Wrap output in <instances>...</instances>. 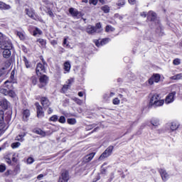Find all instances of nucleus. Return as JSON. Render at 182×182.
<instances>
[{
  "label": "nucleus",
  "mask_w": 182,
  "mask_h": 182,
  "mask_svg": "<svg viewBox=\"0 0 182 182\" xmlns=\"http://www.w3.org/2000/svg\"><path fill=\"white\" fill-rule=\"evenodd\" d=\"M29 116H31V112L29 109H25L23 111V119L25 122L28 120Z\"/></svg>",
  "instance_id": "nucleus-20"
},
{
  "label": "nucleus",
  "mask_w": 182,
  "mask_h": 182,
  "mask_svg": "<svg viewBox=\"0 0 182 182\" xmlns=\"http://www.w3.org/2000/svg\"><path fill=\"white\" fill-rule=\"evenodd\" d=\"M70 180L69 172L68 171H63L59 176L58 182H68Z\"/></svg>",
  "instance_id": "nucleus-5"
},
{
  "label": "nucleus",
  "mask_w": 182,
  "mask_h": 182,
  "mask_svg": "<svg viewBox=\"0 0 182 182\" xmlns=\"http://www.w3.org/2000/svg\"><path fill=\"white\" fill-rule=\"evenodd\" d=\"M151 124H152V126L157 127L159 124H160V121L157 118H153L151 120Z\"/></svg>",
  "instance_id": "nucleus-24"
},
{
  "label": "nucleus",
  "mask_w": 182,
  "mask_h": 182,
  "mask_svg": "<svg viewBox=\"0 0 182 182\" xmlns=\"http://www.w3.org/2000/svg\"><path fill=\"white\" fill-rule=\"evenodd\" d=\"M8 92H9V90L6 88L0 87V93L1 95H4V96H8Z\"/></svg>",
  "instance_id": "nucleus-29"
},
{
  "label": "nucleus",
  "mask_w": 182,
  "mask_h": 182,
  "mask_svg": "<svg viewBox=\"0 0 182 182\" xmlns=\"http://www.w3.org/2000/svg\"><path fill=\"white\" fill-rule=\"evenodd\" d=\"M125 4H126V1H124V0H119L117 3V5L118 6H124Z\"/></svg>",
  "instance_id": "nucleus-41"
},
{
  "label": "nucleus",
  "mask_w": 182,
  "mask_h": 182,
  "mask_svg": "<svg viewBox=\"0 0 182 182\" xmlns=\"http://www.w3.org/2000/svg\"><path fill=\"white\" fill-rule=\"evenodd\" d=\"M69 13L74 18H76V17L79 16V15L80 14V13L79 11H77V10H76V9H75L73 8H70Z\"/></svg>",
  "instance_id": "nucleus-19"
},
{
  "label": "nucleus",
  "mask_w": 182,
  "mask_h": 182,
  "mask_svg": "<svg viewBox=\"0 0 182 182\" xmlns=\"http://www.w3.org/2000/svg\"><path fill=\"white\" fill-rule=\"evenodd\" d=\"M36 35H42V31L38 28H36L35 31H33V36H36Z\"/></svg>",
  "instance_id": "nucleus-38"
},
{
  "label": "nucleus",
  "mask_w": 182,
  "mask_h": 182,
  "mask_svg": "<svg viewBox=\"0 0 182 182\" xmlns=\"http://www.w3.org/2000/svg\"><path fill=\"white\" fill-rule=\"evenodd\" d=\"M78 96H79L80 97H83V92H78Z\"/></svg>",
  "instance_id": "nucleus-64"
},
{
  "label": "nucleus",
  "mask_w": 182,
  "mask_h": 182,
  "mask_svg": "<svg viewBox=\"0 0 182 182\" xmlns=\"http://www.w3.org/2000/svg\"><path fill=\"white\" fill-rule=\"evenodd\" d=\"M95 153H91L88 155L85 156V160L86 161H92L93 160V157H95Z\"/></svg>",
  "instance_id": "nucleus-26"
},
{
  "label": "nucleus",
  "mask_w": 182,
  "mask_h": 182,
  "mask_svg": "<svg viewBox=\"0 0 182 182\" xmlns=\"http://www.w3.org/2000/svg\"><path fill=\"white\" fill-rule=\"evenodd\" d=\"M149 85H154L155 83H159L160 82V74H154L148 80Z\"/></svg>",
  "instance_id": "nucleus-9"
},
{
  "label": "nucleus",
  "mask_w": 182,
  "mask_h": 182,
  "mask_svg": "<svg viewBox=\"0 0 182 182\" xmlns=\"http://www.w3.org/2000/svg\"><path fill=\"white\" fill-rule=\"evenodd\" d=\"M164 105V100H160L159 94H154L150 99L149 106L151 107H160Z\"/></svg>",
  "instance_id": "nucleus-1"
},
{
  "label": "nucleus",
  "mask_w": 182,
  "mask_h": 182,
  "mask_svg": "<svg viewBox=\"0 0 182 182\" xmlns=\"http://www.w3.org/2000/svg\"><path fill=\"white\" fill-rule=\"evenodd\" d=\"M21 146V142H14L11 144L12 149H18Z\"/></svg>",
  "instance_id": "nucleus-43"
},
{
  "label": "nucleus",
  "mask_w": 182,
  "mask_h": 182,
  "mask_svg": "<svg viewBox=\"0 0 182 182\" xmlns=\"http://www.w3.org/2000/svg\"><path fill=\"white\" fill-rule=\"evenodd\" d=\"M41 103L43 109H48L50 106V102L46 97H43L41 98Z\"/></svg>",
  "instance_id": "nucleus-10"
},
{
  "label": "nucleus",
  "mask_w": 182,
  "mask_h": 182,
  "mask_svg": "<svg viewBox=\"0 0 182 182\" xmlns=\"http://www.w3.org/2000/svg\"><path fill=\"white\" fill-rule=\"evenodd\" d=\"M67 122L68 123V124H76V119L75 118H68L67 119Z\"/></svg>",
  "instance_id": "nucleus-34"
},
{
  "label": "nucleus",
  "mask_w": 182,
  "mask_h": 182,
  "mask_svg": "<svg viewBox=\"0 0 182 182\" xmlns=\"http://www.w3.org/2000/svg\"><path fill=\"white\" fill-rule=\"evenodd\" d=\"M6 170V166H5L4 164H1L0 165V173H4Z\"/></svg>",
  "instance_id": "nucleus-49"
},
{
  "label": "nucleus",
  "mask_w": 182,
  "mask_h": 182,
  "mask_svg": "<svg viewBox=\"0 0 182 182\" xmlns=\"http://www.w3.org/2000/svg\"><path fill=\"white\" fill-rule=\"evenodd\" d=\"M14 75H15V73L14 71H12L11 73V76H10L11 79H14Z\"/></svg>",
  "instance_id": "nucleus-63"
},
{
  "label": "nucleus",
  "mask_w": 182,
  "mask_h": 182,
  "mask_svg": "<svg viewBox=\"0 0 182 182\" xmlns=\"http://www.w3.org/2000/svg\"><path fill=\"white\" fill-rule=\"evenodd\" d=\"M6 163H8V164H11V163H12V161H11V159H8V158H6Z\"/></svg>",
  "instance_id": "nucleus-61"
},
{
  "label": "nucleus",
  "mask_w": 182,
  "mask_h": 182,
  "mask_svg": "<svg viewBox=\"0 0 182 182\" xmlns=\"http://www.w3.org/2000/svg\"><path fill=\"white\" fill-rule=\"evenodd\" d=\"M23 61L25 63L26 68H27V69H29V68H31V64L29 63V60H28V58H26L25 56H23Z\"/></svg>",
  "instance_id": "nucleus-31"
},
{
  "label": "nucleus",
  "mask_w": 182,
  "mask_h": 182,
  "mask_svg": "<svg viewBox=\"0 0 182 182\" xmlns=\"http://www.w3.org/2000/svg\"><path fill=\"white\" fill-rule=\"evenodd\" d=\"M58 119H59V117H58V115L54 114L51 117L49 118V122H58Z\"/></svg>",
  "instance_id": "nucleus-35"
},
{
  "label": "nucleus",
  "mask_w": 182,
  "mask_h": 182,
  "mask_svg": "<svg viewBox=\"0 0 182 182\" xmlns=\"http://www.w3.org/2000/svg\"><path fill=\"white\" fill-rule=\"evenodd\" d=\"M46 13L48 14V15H49V16H53V12H52V10H50V8L47 9V11Z\"/></svg>",
  "instance_id": "nucleus-52"
},
{
  "label": "nucleus",
  "mask_w": 182,
  "mask_h": 182,
  "mask_svg": "<svg viewBox=\"0 0 182 182\" xmlns=\"http://www.w3.org/2000/svg\"><path fill=\"white\" fill-rule=\"evenodd\" d=\"M59 123H61L62 124H65L66 123V117L65 116H61L60 118L58 119Z\"/></svg>",
  "instance_id": "nucleus-36"
},
{
  "label": "nucleus",
  "mask_w": 182,
  "mask_h": 182,
  "mask_svg": "<svg viewBox=\"0 0 182 182\" xmlns=\"http://www.w3.org/2000/svg\"><path fill=\"white\" fill-rule=\"evenodd\" d=\"M173 65H178L181 63L180 59L176 58L173 61Z\"/></svg>",
  "instance_id": "nucleus-51"
},
{
  "label": "nucleus",
  "mask_w": 182,
  "mask_h": 182,
  "mask_svg": "<svg viewBox=\"0 0 182 182\" xmlns=\"http://www.w3.org/2000/svg\"><path fill=\"white\" fill-rule=\"evenodd\" d=\"M64 70L67 73H69V72H70V63H69V61L64 63Z\"/></svg>",
  "instance_id": "nucleus-22"
},
{
  "label": "nucleus",
  "mask_w": 182,
  "mask_h": 182,
  "mask_svg": "<svg viewBox=\"0 0 182 182\" xmlns=\"http://www.w3.org/2000/svg\"><path fill=\"white\" fill-rule=\"evenodd\" d=\"M37 42L41 45L42 48H45L46 46V41L42 38H39L37 40Z\"/></svg>",
  "instance_id": "nucleus-30"
},
{
  "label": "nucleus",
  "mask_w": 182,
  "mask_h": 182,
  "mask_svg": "<svg viewBox=\"0 0 182 182\" xmlns=\"http://www.w3.org/2000/svg\"><path fill=\"white\" fill-rule=\"evenodd\" d=\"M87 32L90 34L92 35V33H99V32H100V31H97L96 30V27L95 26H88V27L87 28Z\"/></svg>",
  "instance_id": "nucleus-18"
},
{
  "label": "nucleus",
  "mask_w": 182,
  "mask_h": 182,
  "mask_svg": "<svg viewBox=\"0 0 182 182\" xmlns=\"http://www.w3.org/2000/svg\"><path fill=\"white\" fill-rule=\"evenodd\" d=\"M36 107L37 110V117L42 119L45 116V112H43V107L39 105V102H36Z\"/></svg>",
  "instance_id": "nucleus-7"
},
{
  "label": "nucleus",
  "mask_w": 182,
  "mask_h": 182,
  "mask_svg": "<svg viewBox=\"0 0 182 182\" xmlns=\"http://www.w3.org/2000/svg\"><path fill=\"white\" fill-rule=\"evenodd\" d=\"M49 81V77L46 76V75H43L39 77V87L41 89L42 87H45L48 85V82Z\"/></svg>",
  "instance_id": "nucleus-6"
},
{
  "label": "nucleus",
  "mask_w": 182,
  "mask_h": 182,
  "mask_svg": "<svg viewBox=\"0 0 182 182\" xmlns=\"http://www.w3.org/2000/svg\"><path fill=\"white\" fill-rule=\"evenodd\" d=\"M171 80H180L182 79V73L176 74L170 77Z\"/></svg>",
  "instance_id": "nucleus-23"
},
{
  "label": "nucleus",
  "mask_w": 182,
  "mask_h": 182,
  "mask_svg": "<svg viewBox=\"0 0 182 182\" xmlns=\"http://www.w3.org/2000/svg\"><path fill=\"white\" fill-rule=\"evenodd\" d=\"M90 4H92V5H96L97 4V0H90Z\"/></svg>",
  "instance_id": "nucleus-55"
},
{
  "label": "nucleus",
  "mask_w": 182,
  "mask_h": 182,
  "mask_svg": "<svg viewBox=\"0 0 182 182\" xmlns=\"http://www.w3.org/2000/svg\"><path fill=\"white\" fill-rule=\"evenodd\" d=\"M63 45V46H66V48H68V46H69V43H68V38H64Z\"/></svg>",
  "instance_id": "nucleus-53"
},
{
  "label": "nucleus",
  "mask_w": 182,
  "mask_h": 182,
  "mask_svg": "<svg viewBox=\"0 0 182 182\" xmlns=\"http://www.w3.org/2000/svg\"><path fill=\"white\" fill-rule=\"evenodd\" d=\"M159 173L161 174L163 181H167L168 180V173L164 168L159 169Z\"/></svg>",
  "instance_id": "nucleus-11"
},
{
  "label": "nucleus",
  "mask_w": 182,
  "mask_h": 182,
  "mask_svg": "<svg viewBox=\"0 0 182 182\" xmlns=\"http://www.w3.org/2000/svg\"><path fill=\"white\" fill-rule=\"evenodd\" d=\"M119 99H121L122 103L124 102H127V98L124 97V96H123V95L119 94Z\"/></svg>",
  "instance_id": "nucleus-47"
},
{
  "label": "nucleus",
  "mask_w": 182,
  "mask_h": 182,
  "mask_svg": "<svg viewBox=\"0 0 182 182\" xmlns=\"http://www.w3.org/2000/svg\"><path fill=\"white\" fill-rule=\"evenodd\" d=\"M114 149V146H109L107 148V149L101 154L99 159L103 160L105 159H107L109 156H112V153H113V149Z\"/></svg>",
  "instance_id": "nucleus-3"
},
{
  "label": "nucleus",
  "mask_w": 182,
  "mask_h": 182,
  "mask_svg": "<svg viewBox=\"0 0 182 182\" xmlns=\"http://www.w3.org/2000/svg\"><path fill=\"white\" fill-rule=\"evenodd\" d=\"M11 49L12 48H2L3 51V56L6 59L11 58Z\"/></svg>",
  "instance_id": "nucleus-15"
},
{
  "label": "nucleus",
  "mask_w": 182,
  "mask_h": 182,
  "mask_svg": "<svg viewBox=\"0 0 182 182\" xmlns=\"http://www.w3.org/2000/svg\"><path fill=\"white\" fill-rule=\"evenodd\" d=\"M25 136H26V133L23 132L16 137V140H18V141H22Z\"/></svg>",
  "instance_id": "nucleus-33"
},
{
  "label": "nucleus",
  "mask_w": 182,
  "mask_h": 182,
  "mask_svg": "<svg viewBox=\"0 0 182 182\" xmlns=\"http://www.w3.org/2000/svg\"><path fill=\"white\" fill-rule=\"evenodd\" d=\"M109 42H110V38H103L100 43L99 41H95V45L99 48V46H103L106 43H109Z\"/></svg>",
  "instance_id": "nucleus-13"
},
{
  "label": "nucleus",
  "mask_w": 182,
  "mask_h": 182,
  "mask_svg": "<svg viewBox=\"0 0 182 182\" xmlns=\"http://www.w3.org/2000/svg\"><path fill=\"white\" fill-rule=\"evenodd\" d=\"M52 113H53V109L52 108L49 107L48 109V114H52Z\"/></svg>",
  "instance_id": "nucleus-56"
},
{
  "label": "nucleus",
  "mask_w": 182,
  "mask_h": 182,
  "mask_svg": "<svg viewBox=\"0 0 182 182\" xmlns=\"http://www.w3.org/2000/svg\"><path fill=\"white\" fill-rule=\"evenodd\" d=\"M115 17L118 18L120 21H122V19H123V16L119 15L118 14H115Z\"/></svg>",
  "instance_id": "nucleus-57"
},
{
  "label": "nucleus",
  "mask_w": 182,
  "mask_h": 182,
  "mask_svg": "<svg viewBox=\"0 0 182 182\" xmlns=\"http://www.w3.org/2000/svg\"><path fill=\"white\" fill-rule=\"evenodd\" d=\"M1 49H12V43L9 38H4L0 41Z\"/></svg>",
  "instance_id": "nucleus-4"
},
{
  "label": "nucleus",
  "mask_w": 182,
  "mask_h": 182,
  "mask_svg": "<svg viewBox=\"0 0 182 182\" xmlns=\"http://www.w3.org/2000/svg\"><path fill=\"white\" fill-rule=\"evenodd\" d=\"M73 100H74L75 103H77V105H79V106H82V105L83 104V101H82L79 98L75 97L73 99Z\"/></svg>",
  "instance_id": "nucleus-39"
},
{
  "label": "nucleus",
  "mask_w": 182,
  "mask_h": 182,
  "mask_svg": "<svg viewBox=\"0 0 182 182\" xmlns=\"http://www.w3.org/2000/svg\"><path fill=\"white\" fill-rule=\"evenodd\" d=\"M38 180H41V178H43V174H40L37 176Z\"/></svg>",
  "instance_id": "nucleus-59"
},
{
  "label": "nucleus",
  "mask_w": 182,
  "mask_h": 182,
  "mask_svg": "<svg viewBox=\"0 0 182 182\" xmlns=\"http://www.w3.org/2000/svg\"><path fill=\"white\" fill-rule=\"evenodd\" d=\"M43 4H45L46 5H48L49 4V0H42Z\"/></svg>",
  "instance_id": "nucleus-62"
},
{
  "label": "nucleus",
  "mask_w": 182,
  "mask_h": 182,
  "mask_svg": "<svg viewBox=\"0 0 182 182\" xmlns=\"http://www.w3.org/2000/svg\"><path fill=\"white\" fill-rule=\"evenodd\" d=\"M11 8V5L6 4V3H4V1H0V9L1 11H9Z\"/></svg>",
  "instance_id": "nucleus-14"
},
{
  "label": "nucleus",
  "mask_w": 182,
  "mask_h": 182,
  "mask_svg": "<svg viewBox=\"0 0 182 182\" xmlns=\"http://www.w3.org/2000/svg\"><path fill=\"white\" fill-rule=\"evenodd\" d=\"M7 83H11V82L9 81V80H6V81L4 82V85H6L5 87H7V89H9V86H11V85H6Z\"/></svg>",
  "instance_id": "nucleus-54"
},
{
  "label": "nucleus",
  "mask_w": 182,
  "mask_h": 182,
  "mask_svg": "<svg viewBox=\"0 0 182 182\" xmlns=\"http://www.w3.org/2000/svg\"><path fill=\"white\" fill-rule=\"evenodd\" d=\"M141 16H144V18H146V16H147V14L144 11V12L141 13Z\"/></svg>",
  "instance_id": "nucleus-60"
},
{
  "label": "nucleus",
  "mask_w": 182,
  "mask_h": 182,
  "mask_svg": "<svg viewBox=\"0 0 182 182\" xmlns=\"http://www.w3.org/2000/svg\"><path fill=\"white\" fill-rule=\"evenodd\" d=\"M35 161V159L32 157H28L27 159V164H32Z\"/></svg>",
  "instance_id": "nucleus-48"
},
{
  "label": "nucleus",
  "mask_w": 182,
  "mask_h": 182,
  "mask_svg": "<svg viewBox=\"0 0 182 182\" xmlns=\"http://www.w3.org/2000/svg\"><path fill=\"white\" fill-rule=\"evenodd\" d=\"M7 96H10V97H15V96H16L15 92L14 90H9L8 91Z\"/></svg>",
  "instance_id": "nucleus-42"
},
{
  "label": "nucleus",
  "mask_w": 182,
  "mask_h": 182,
  "mask_svg": "<svg viewBox=\"0 0 182 182\" xmlns=\"http://www.w3.org/2000/svg\"><path fill=\"white\" fill-rule=\"evenodd\" d=\"M72 80H68L67 84L64 85L62 87V92L63 93H65V92H68V89H69L72 85Z\"/></svg>",
  "instance_id": "nucleus-17"
},
{
  "label": "nucleus",
  "mask_w": 182,
  "mask_h": 182,
  "mask_svg": "<svg viewBox=\"0 0 182 182\" xmlns=\"http://www.w3.org/2000/svg\"><path fill=\"white\" fill-rule=\"evenodd\" d=\"M103 99L105 102H107L108 100H110V96L107 93L104 94Z\"/></svg>",
  "instance_id": "nucleus-45"
},
{
  "label": "nucleus",
  "mask_w": 182,
  "mask_h": 182,
  "mask_svg": "<svg viewBox=\"0 0 182 182\" xmlns=\"http://www.w3.org/2000/svg\"><path fill=\"white\" fill-rule=\"evenodd\" d=\"M4 122V111L0 110V123Z\"/></svg>",
  "instance_id": "nucleus-50"
},
{
  "label": "nucleus",
  "mask_w": 182,
  "mask_h": 182,
  "mask_svg": "<svg viewBox=\"0 0 182 182\" xmlns=\"http://www.w3.org/2000/svg\"><path fill=\"white\" fill-rule=\"evenodd\" d=\"M101 9L104 11V14H109V12H110V7L107 5L102 6Z\"/></svg>",
  "instance_id": "nucleus-27"
},
{
  "label": "nucleus",
  "mask_w": 182,
  "mask_h": 182,
  "mask_svg": "<svg viewBox=\"0 0 182 182\" xmlns=\"http://www.w3.org/2000/svg\"><path fill=\"white\" fill-rule=\"evenodd\" d=\"M95 30L100 31V32L102 31V24L100 23H97L95 25Z\"/></svg>",
  "instance_id": "nucleus-44"
},
{
  "label": "nucleus",
  "mask_w": 182,
  "mask_h": 182,
  "mask_svg": "<svg viewBox=\"0 0 182 182\" xmlns=\"http://www.w3.org/2000/svg\"><path fill=\"white\" fill-rule=\"evenodd\" d=\"M176 92L175 91L169 93L165 99L166 105H170V103H173L174 102V99L176 97Z\"/></svg>",
  "instance_id": "nucleus-8"
},
{
  "label": "nucleus",
  "mask_w": 182,
  "mask_h": 182,
  "mask_svg": "<svg viewBox=\"0 0 182 182\" xmlns=\"http://www.w3.org/2000/svg\"><path fill=\"white\" fill-rule=\"evenodd\" d=\"M114 28L110 25H107L105 28V32H114Z\"/></svg>",
  "instance_id": "nucleus-32"
},
{
  "label": "nucleus",
  "mask_w": 182,
  "mask_h": 182,
  "mask_svg": "<svg viewBox=\"0 0 182 182\" xmlns=\"http://www.w3.org/2000/svg\"><path fill=\"white\" fill-rule=\"evenodd\" d=\"M8 103L9 102L6 100H4V99L0 100V106H2V105H4L5 109H8Z\"/></svg>",
  "instance_id": "nucleus-28"
},
{
  "label": "nucleus",
  "mask_w": 182,
  "mask_h": 182,
  "mask_svg": "<svg viewBox=\"0 0 182 182\" xmlns=\"http://www.w3.org/2000/svg\"><path fill=\"white\" fill-rule=\"evenodd\" d=\"M31 82L35 86L38 83V78L35 76L31 77Z\"/></svg>",
  "instance_id": "nucleus-37"
},
{
  "label": "nucleus",
  "mask_w": 182,
  "mask_h": 182,
  "mask_svg": "<svg viewBox=\"0 0 182 182\" xmlns=\"http://www.w3.org/2000/svg\"><path fill=\"white\" fill-rule=\"evenodd\" d=\"M33 133H36V134H39L40 136H43V137H45L46 136V133L43 132L41 129H36L33 130Z\"/></svg>",
  "instance_id": "nucleus-21"
},
{
  "label": "nucleus",
  "mask_w": 182,
  "mask_h": 182,
  "mask_svg": "<svg viewBox=\"0 0 182 182\" xmlns=\"http://www.w3.org/2000/svg\"><path fill=\"white\" fill-rule=\"evenodd\" d=\"M128 1L131 5H134V4H136V0H128Z\"/></svg>",
  "instance_id": "nucleus-58"
},
{
  "label": "nucleus",
  "mask_w": 182,
  "mask_h": 182,
  "mask_svg": "<svg viewBox=\"0 0 182 182\" xmlns=\"http://www.w3.org/2000/svg\"><path fill=\"white\" fill-rule=\"evenodd\" d=\"M43 63H38L36 66V73L37 76L39 75H42V73H45L46 72V69L45 68V65H46V62L45 60L42 59Z\"/></svg>",
  "instance_id": "nucleus-2"
},
{
  "label": "nucleus",
  "mask_w": 182,
  "mask_h": 182,
  "mask_svg": "<svg viewBox=\"0 0 182 182\" xmlns=\"http://www.w3.org/2000/svg\"><path fill=\"white\" fill-rule=\"evenodd\" d=\"M178 123L177 122H172L170 127L171 130H172V132H174V130H176L178 129Z\"/></svg>",
  "instance_id": "nucleus-25"
},
{
  "label": "nucleus",
  "mask_w": 182,
  "mask_h": 182,
  "mask_svg": "<svg viewBox=\"0 0 182 182\" xmlns=\"http://www.w3.org/2000/svg\"><path fill=\"white\" fill-rule=\"evenodd\" d=\"M156 18H157V16L154 11H149L147 14V19L148 21H154L156 20Z\"/></svg>",
  "instance_id": "nucleus-16"
},
{
  "label": "nucleus",
  "mask_w": 182,
  "mask_h": 182,
  "mask_svg": "<svg viewBox=\"0 0 182 182\" xmlns=\"http://www.w3.org/2000/svg\"><path fill=\"white\" fill-rule=\"evenodd\" d=\"M26 14L29 16V18H31V19H35V10L33 9H26Z\"/></svg>",
  "instance_id": "nucleus-12"
},
{
  "label": "nucleus",
  "mask_w": 182,
  "mask_h": 182,
  "mask_svg": "<svg viewBox=\"0 0 182 182\" xmlns=\"http://www.w3.org/2000/svg\"><path fill=\"white\" fill-rule=\"evenodd\" d=\"M112 103L113 105H120V100L116 97L113 100Z\"/></svg>",
  "instance_id": "nucleus-46"
},
{
  "label": "nucleus",
  "mask_w": 182,
  "mask_h": 182,
  "mask_svg": "<svg viewBox=\"0 0 182 182\" xmlns=\"http://www.w3.org/2000/svg\"><path fill=\"white\" fill-rule=\"evenodd\" d=\"M17 36L21 39V41H23L25 39V34H23L21 31L17 32Z\"/></svg>",
  "instance_id": "nucleus-40"
}]
</instances>
